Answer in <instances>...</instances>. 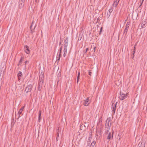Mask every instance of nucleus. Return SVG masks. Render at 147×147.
Returning a JSON list of instances; mask_svg holds the SVG:
<instances>
[{"label": "nucleus", "instance_id": "obj_56", "mask_svg": "<svg viewBox=\"0 0 147 147\" xmlns=\"http://www.w3.org/2000/svg\"><path fill=\"white\" fill-rule=\"evenodd\" d=\"M0 76H1V74H0Z\"/></svg>", "mask_w": 147, "mask_h": 147}, {"label": "nucleus", "instance_id": "obj_1", "mask_svg": "<svg viewBox=\"0 0 147 147\" xmlns=\"http://www.w3.org/2000/svg\"><path fill=\"white\" fill-rule=\"evenodd\" d=\"M44 79V74L43 73H41L39 75V79L38 83V85L40 87H42L43 84Z\"/></svg>", "mask_w": 147, "mask_h": 147}, {"label": "nucleus", "instance_id": "obj_55", "mask_svg": "<svg viewBox=\"0 0 147 147\" xmlns=\"http://www.w3.org/2000/svg\"><path fill=\"white\" fill-rule=\"evenodd\" d=\"M1 72H2V71H1V72H0V74H1Z\"/></svg>", "mask_w": 147, "mask_h": 147}, {"label": "nucleus", "instance_id": "obj_4", "mask_svg": "<svg viewBox=\"0 0 147 147\" xmlns=\"http://www.w3.org/2000/svg\"><path fill=\"white\" fill-rule=\"evenodd\" d=\"M90 102L89 97H88L84 100L83 104L85 106H87L90 104Z\"/></svg>", "mask_w": 147, "mask_h": 147}, {"label": "nucleus", "instance_id": "obj_12", "mask_svg": "<svg viewBox=\"0 0 147 147\" xmlns=\"http://www.w3.org/2000/svg\"><path fill=\"white\" fill-rule=\"evenodd\" d=\"M147 22L146 20L145 21H142V23L141 24V27L142 28H143L145 27V24H146Z\"/></svg>", "mask_w": 147, "mask_h": 147}, {"label": "nucleus", "instance_id": "obj_44", "mask_svg": "<svg viewBox=\"0 0 147 147\" xmlns=\"http://www.w3.org/2000/svg\"><path fill=\"white\" fill-rule=\"evenodd\" d=\"M96 48V47H94V52H95V51Z\"/></svg>", "mask_w": 147, "mask_h": 147}, {"label": "nucleus", "instance_id": "obj_28", "mask_svg": "<svg viewBox=\"0 0 147 147\" xmlns=\"http://www.w3.org/2000/svg\"><path fill=\"white\" fill-rule=\"evenodd\" d=\"M130 23L129 22H127V23L126 25L125 26V28H128L129 25H130Z\"/></svg>", "mask_w": 147, "mask_h": 147}, {"label": "nucleus", "instance_id": "obj_7", "mask_svg": "<svg viewBox=\"0 0 147 147\" xmlns=\"http://www.w3.org/2000/svg\"><path fill=\"white\" fill-rule=\"evenodd\" d=\"M111 118H108L106 121V123H107V125L109 127H110L111 125Z\"/></svg>", "mask_w": 147, "mask_h": 147}, {"label": "nucleus", "instance_id": "obj_46", "mask_svg": "<svg viewBox=\"0 0 147 147\" xmlns=\"http://www.w3.org/2000/svg\"><path fill=\"white\" fill-rule=\"evenodd\" d=\"M99 20V18H98L97 19V22H98V20Z\"/></svg>", "mask_w": 147, "mask_h": 147}, {"label": "nucleus", "instance_id": "obj_30", "mask_svg": "<svg viewBox=\"0 0 147 147\" xmlns=\"http://www.w3.org/2000/svg\"><path fill=\"white\" fill-rule=\"evenodd\" d=\"M113 11V9L112 7L109 10V13H111Z\"/></svg>", "mask_w": 147, "mask_h": 147}, {"label": "nucleus", "instance_id": "obj_10", "mask_svg": "<svg viewBox=\"0 0 147 147\" xmlns=\"http://www.w3.org/2000/svg\"><path fill=\"white\" fill-rule=\"evenodd\" d=\"M25 1H19V8H22L24 6Z\"/></svg>", "mask_w": 147, "mask_h": 147}, {"label": "nucleus", "instance_id": "obj_37", "mask_svg": "<svg viewBox=\"0 0 147 147\" xmlns=\"http://www.w3.org/2000/svg\"><path fill=\"white\" fill-rule=\"evenodd\" d=\"M92 74V72H91L90 71H89V72H88L89 75L90 76H91Z\"/></svg>", "mask_w": 147, "mask_h": 147}, {"label": "nucleus", "instance_id": "obj_40", "mask_svg": "<svg viewBox=\"0 0 147 147\" xmlns=\"http://www.w3.org/2000/svg\"><path fill=\"white\" fill-rule=\"evenodd\" d=\"M62 47H62V46L61 47H60V49H59V50H60V51H62Z\"/></svg>", "mask_w": 147, "mask_h": 147}, {"label": "nucleus", "instance_id": "obj_25", "mask_svg": "<svg viewBox=\"0 0 147 147\" xmlns=\"http://www.w3.org/2000/svg\"><path fill=\"white\" fill-rule=\"evenodd\" d=\"M128 30V28H125L123 34H125V36H126L127 34Z\"/></svg>", "mask_w": 147, "mask_h": 147}, {"label": "nucleus", "instance_id": "obj_14", "mask_svg": "<svg viewBox=\"0 0 147 147\" xmlns=\"http://www.w3.org/2000/svg\"><path fill=\"white\" fill-rule=\"evenodd\" d=\"M119 1L120 0H115L114 1V3L113 4V6L116 7L117 6Z\"/></svg>", "mask_w": 147, "mask_h": 147}, {"label": "nucleus", "instance_id": "obj_21", "mask_svg": "<svg viewBox=\"0 0 147 147\" xmlns=\"http://www.w3.org/2000/svg\"><path fill=\"white\" fill-rule=\"evenodd\" d=\"M110 127H107V129L105 130V134H108V132H109V130L110 129Z\"/></svg>", "mask_w": 147, "mask_h": 147}, {"label": "nucleus", "instance_id": "obj_17", "mask_svg": "<svg viewBox=\"0 0 147 147\" xmlns=\"http://www.w3.org/2000/svg\"><path fill=\"white\" fill-rule=\"evenodd\" d=\"M92 134L91 133L90 134V136H89L88 140V144H90L91 142V140L92 138Z\"/></svg>", "mask_w": 147, "mask_h": 147}, {"label": "nucleus", "instance_id": "obj_19", "mask_svg": "<svg viewBox=\"0 0 147 147\" xmlns=\"http://www.w3.org/2000/svg\"><path fill=\"white\" fill-rule=\"evenodd\" d=\"M67 48H65V47H64V54H63V57H65V56L67 54Z\"/></svg>", "mask_w": 147, "mask_h": 147}, {"label": "nucleus", "instance_id": "obj_16", "mask_svg": "<svg viewBox=\"0 0 147 147\" xmlns=\"http://www.w3.org/2000/svg\"><path fill=\"white\" fill-rule=\"evenodd\" d=\"M41 119V111L40 110L39 111V115H38V122H40V120Z\"/></svg>", "mask_w": 147, "mask_h": 147}, {"label": "nucleus", "instance_id": "obj_52", "mask_svg": "<svg viewBox=\"0 0 147 147\" xmlns=\"http://www.w3.org/2000/svg\"><path fill=\"white\" fill-rule=\"evenodd\" d=\"M137 44V43H136L135 44V46H134L136 47V46Z\"/></svg>", "mask_w": 147, "mask_h": 147}, {"label": "nucleus", "instance_id": "obj_43", "mask_svg": "<svg viewBox=\"0 0 147 147\" xmlns=\"http://www.w3.org/2000/svg\"><path fill=\"white\" fill-rule=\"evenodd\" d=\"M113 133L112 134V136H111V138H112H112H113Z\"/></svg>", "mask_w": 147, "mask_h": 147}, {"label": "nucleus", "instance_id": "obj_23", "mask_svg": "<svg viewBox=\"0 0 147 147\" xmlns=\"http://www.w3.org/2000/svg\"><path fill=\"white\" fill-rule=\"evenodd\" d=\"M80 71H79L78 73V76H77V84L78 82L79 79L80 77Z\"/></svg>", "mask_w": 147, "mask_h": 147}, {"label": "nucleus", "instance_id": "obj_22", "mask_svg": "<svg viewBox=\"0 0 147 147\" xmlns=\"http://www.w3.org/2000/svg\"><path fill=\"white\" fill-rule=\"evenodd\" d=\"M22 73L20 71L19 72L18 74V78L21 77H22Z\"/></svg>", "mask_w": 147, "mask_h": 147}, {"label": "nucleus", "instance_id": "obj_9", "mask_svg": "<svg viewBox=\"0 0 147 147\" xmlns=\"http://www.w3.org/2000/svg\"><path fill=\"white\" fill-rule=\"evenodd\" d=\"M25 52L27 54L30 53V51L29 49V47L27 45H25L24 46Z\"/></svg>", "mask_w": 147, "mask_h": 147}, {"label": "nucleus", "instance_id": "obj_27", "mask_svg": "<svg viewBox=\"0 0 147 147\" xmlns=\"http://www.w3.org/2000/svg\"><path fill=\"white\" fill-rule=\"evenodd\" d=\"M60 58H61V55L59 54L58 57H57V59L56 61H57V63H58L59 62V61Z\"/></svg>", "mask_w": 147, "mask_h": 147}, {"label": "nucleus", "instance_id": "obj_13", "mask_svg": "<svg viewBox=\"0 0 147 147\" xmlns=\"http://www.w3.org/2000/svg\"><path fill=\"white\" fill-rule=\"evenodd\" d=\"M24 59V57L22 56H21V57L18 63V64L17 65L19 66V65H21L22 63V61Z\"/></svg>", "mask_w": 147, "mask_h": 147}, {"label": "nucleus", "instance_id": "obj_54", "mask_svg": "<svg viewBox=\"0 0 147 147\" xmlns=\"http://www.w3.org/2000/svg\"><path fill=\"white\" fill-rule=\"evenodd\" d=\"M134 49H136V47H135V46H134Z\"/></svg>", "mask_w": 147, "mask_h": 147}, {"label": "nucleus", "instance_id": "obj_3", "mask_svg": "<svg viewBox=\"0 0 147 147\" xmlns=\"http://www.w3.org/2000/svg\"><path fill=\"white\" fill-rule=\"evenodd\" d=\"M117 102H116L115 104H114V103H112V112L113 113L112 114V116L114 115L115 110L116 109V105L117 104Z\"/></svg>", "mask_w": 147, "mask_h": 147}, {"label": "nucleus", "instance_id": "obj_49", "mask_svg": "<svg viewBox=\"0 0 147 147\" xmlns=\"http://www.w3.org/2000/svg\"><path fill=\"white\" fill-rule=\"evenodd\" d=\"M142 3H141L139 6V7H140V6H141L142 5Z\"/></svg>", "mask_w": 147, "mask_h": 147}, {"label": "nucleus", "instance_id": "obj_53", "mask_svg": "<svg viewBox=\"0 0 147 147\" xmlns=\"http://www.w3.org/2000/svg\"><path fill=\"white\" fill-rule=\"evenodd\" d=\"M144 0H142V3H143V1H144Z\"/></svg>", "mask_w": 147, "mask_h": 147}, {"label": "nucleus", "instance_id": "obj_6", "mask_svg": "<svg viewBox=\"0 0 147 147\" xmlns=\"http://www.w3.org/2000/svg\"><path fill=\"white\" fill-rule=\"evenodd\" d=\"M24 106L22 107L19 110L18 113V118H17L18 119L21 116V115H23V114L22 113V112L24 109Z\"/></svg>", "mask_w": 147, "mask_h": 147}, {"label": "nucleus", "instance_id": "obj_29", "mask_svg": "<svg viewBox=\"0 0 147 147\" xmlns=\"http://www.w3.org/2000/svg\"><path fill=\"white\" fill-rule=\"evenodd\" d=\"M82 38V36L80 34H79V37L78 38V40H80Z\"/></svg>", "mask_w": 147, "mask_h": 147}, {"label": "nucleus", "instance_id": "obj_39", "mask_svg": "<svg viewBox=\"0 0 147 147\" xmlns=\"http://www.w3.org/2000/svg\"><path fill=\"white\" fill-rule=\"evenodd\" d=\"M100 122H102V118H100L99 120V122L100 123Z\"/></svg>", "mask_w": 147, "mask_h": 147}, {"label": "nucleus", "instance_id": "obj_36", "mask_svg": "<svg viewBox=\"0 0 147 147\" xmlns=\"http://www.w3.org/2000/svg\"><path fill=\"white\" fill-rule=\"evenodd\" d=\"M38 90L40 91L41 90L42 87H40L39 85H38Z\"/></svg>", "mask_w": 147, "mask_h": 147}, {"label": "nucleus", "instance_id": "obj_41", "mask_svg": "<svg viewBox=\"0 0 147 147\" xmlns=\"http://www.w3.org/2000/svg\"><path fill=\"white\" fill-rule=\"evenodd\" d=\"M132 53L133 55H134V54L135 53V51H133L132 52Z\"/></svg>", "mask_w": 147, "mask_h": 147}, {"label": "nucleus", "instance_id": "obj_15", "mask_svg": "<svg viewBox=\"0 0 147 147\" xmlns=\"http://www.w3.org/2000/svg\"><path fill=\"white\" fill-rule=\"evenodd\" d=\"M57 138H56V140H57V141H58V139H59V132H60V130H59V127H58V128L57 129Z\"/></svg>", "mask_w": 147, "mask_h": 147}, {"label": "nucleus", "instance_id": "obj_11", "mask_svg": "<svg viewBox=\"0 0 147 147\" xmlns=\"http://www.w3.org/2000/svg\"><path fill=\"white\" fill-rule=\"evenodd\" d=\"M68 38L67 37L64 40V47L65 48H67V47L68 45Z\"/></svg>", "mask_w": 147, "mask_h": 147}, {"label": "nucleus", "instance_id": "obj_31", "mask_svg": "<svg viewBox=\"0 0 147 147\" xmlns=\"http://www.w3.org/2000/svg\"><path fill=\"white\" fill-rule=\"evenodd\" d=\"M102 27H101L100 29V31L99 32V34L100 35L101 34V32H102Z\"/></svg>", "mask_w": 147, "mask_h": 147}, {"label": "nucleus", "instance_id": "obj_51", "mask_svg": "<svg viewBox=\"0 0 147 147\" xmlns=\"http://www.w3.org/2000/svg\"><path fill=\"white\" fill-rule=\"evenodd\" d=\"M133 51H136V49H133Z\"/></svg>", "mask_w": 147, "mask_h": 147}, {"label": "nucleus", "instance_id": "obj_45", "mask_svg": "<svg viewBox=\"0 0 147 147\" xmlns=\"http://www.w3.org/2000/svg\"><path fill=\"white\" fill-rule=\"evenodd\" d=\"M61 41L60 42H59V46H60L61 45Z\"/></svg>", "mask_w": 147, "mask_h": 147}, {"label": "nucleus", "instance_id": "obj_2", "mask_svg": "<svg viewBox=\"0 0 147 147\" xmlns=\"http://www.w3.org/2000/svg\"><path fill=\"white\" fill-rule=\"evenodd\" d=\"M32 87L31 84H28L26 87L25 91L26 92V93L31 92L32 88Z\"/></svg>", "mask_w": 147, "mask_h": 147}, {"label": "nucleus", "instance_id": "obj_38", "mask_svg": "<svg viewBox=\"0 0 147 147\" xmlns=\"http://www.w3.org/2000/svg\"><path fill=\"white\" fill-rule=\"evenodd\" d=\"M134 55L133 54H132V55H131V58L133 59H134Z\"/></svg>", "mask_w": 147, "mask_h": 147}, {"label": "nucleus", "instance_id": "obj_33", "mask_svg": "<svg viewBox=\"0 0 147 147\" xmlns=\"http://www.w3.org/2000/svg\"><path fill=\"white\" fill-rule=\"evenodd\" d=\"M110 15H111V13H109V12H108V13H107V17L108 18H109V17Z\"/></svg>", "mask_w": 147, "mask_h": 147}, {"label": "nucleus", "instance_id": "obj_18", "mask_svg": "<svg viewBox=\"0 0 147 147\" xmlns=\"http://www.w3.org/2000/svg\"><path fill=\"white\" fill-rule=\"evenodd\" d=\"M98 134L100 135H101L102 134V131L101 129H100L98 130H97L96 131V135L97 136H98Z\"/></svg>", "mask_w": 147, "mask_h": 147}, {"label": "nucleus", "instance_id": "obj_35", "mask_svg": "<svg viewBox=\"0 0 147 147\" xmlns=\"http://www.w3.org/2000/svg\"><path fill=\"white\" fill-rule=\"evenodd\" d=\"M89 49H88V48H87L86 49V50L85 51V52L84 51V54H85L88 51V50Z\"/></svg>", "mask_w": 147, "mask_h": 147}, {"label": "nucleus", "instance_id": "obj_24", "mask_svg": "<svg viewBox=\"0 0 147 147\" xmlns=\"http://www.w3.org/2000/svg\"><path fill=\"white\" fill-rule=\"evenodd\" d=\"M145 142H144V141H142L141 143V146H140L139 147H145Z\"/></svg>", "mask_w": 147, "mask_h": 147}, {"label": "nucleus", "instance_id": "obj_48", "mask_svg": "<svg viewBox=\"0 0 147 147\" xmlns=\"http://www.w3.org/2000/svg\"><path fill=\"white\" fill-rule=\"evenodd\" d=\"M38 1H39V0L38 1L37 0H35V2L36 3H37V2H38Z\"/></svg>", "mask_w": 147, "mask_h": 147}, {"label": "nucleus", "instance_id": "obj_26", "mask_svg": "<svg viewBox=\"0 0 147 147\" xmlns=\"http://www.w3.org/2000/svg\"><path fill=\"white\" fill-rule=\"evenodd\" d=\"M96 143V142L94 141H93L91 144L90 147H94Z\"/></svg>", "mask_w": 147, "mask_h": 147}, {"label": "nucleus", "instance_id": "obj_32", "mask_svg": "<svg viewBox=\"0 0 147 147\" xmlns=\"http://www.w3.org/2000/svg\"><path fill=\"white\" fill-rule=\"evenodd\" d=\"M29 63V61H26L24 62V63H25V67L26 66V64L27 63Z\"/></svg>", "mask_w": 147, "mask_h": 147}, {"label": "nucleus", "instance_id": "obj_42", "mask_svg": "<svg viewBox=\"0 0 147 147\" xmlns=\"http://www.w3.org/2000/svg\"><path fill=\"white\" fill-rule=\"evenodd\" d=\"M21 79V77L18 78V81H20Z\"/></svg>", "mask_w": 147, "mask_h": 147}, {"label": "nucleus", "instance_id": "obj_34", "mask_svg": "<svg viewBox=\"0 0 147 147\" xmlns=\"http://www.w3.org/2000/svg\"><path fill=\"white\" fill-rule=\"evenodd\" d=\"M83 127H85V125H81V126H80V129H81V130H82V128H83Z\"/></svg>", "mask_w": 147, "mask_h": 147}, {"label": "nucleus", "instance_id": "obj_20", "mask_svg": "<svg viewBox=\"0 0 147 147\" xmlns=\"http://www.w3.org/2000/svg\"><path fill=\"white\" fill-rule=\"evenodd\" d=\"M111 134L110 132L109 134L108 135L107 137V139L109 140V141L110 140L111 138Z\"/></svg>", "mask_w": 147, "mask_h": 147}, {"label": "nucleus", "instance_id": "obj_47", "mask_svg": "<svg viewBox=\"0 0 147 147\" xmlns=\"http://www.w3.org/2000/svg\"><path fill=\"white\" fill-rule=\"evenodd\" d=\"M61 51H60V50H59V54H60L61 55Z\"/></svg>", "mask_w": 147, "mask_h": 147}, {"label": "nucleus", "instance_id": "obj_5", "mask_svg": "<svg viewBox=\"0 0 147 147\" xmlns=\"http://www.w3.org/2000/svg\"><path fill=\"white\" fill-rule=\"evenodd\" d=\"M127 95L126 94H123V93L120 92V96H119V99L120 100H123L125 98H126Z\"/></svg>", "mask_w": 147, "mask_h": 147}, {"label": "nucleus", "instance_id": "obj_50", "mask_svg": "<svg viewBox=\"0 0 147 147\" xmlns=\"http://www.w3.org/2000/svg\"><path fill=\"white\" fill-rule=\"evenodd\" d=\"M19 1H25V0H19Z\"/></svg>", "mask_w": 147, "mask_h": 147}, {"label": "nucleus", "instance_id": "obj_8", "mask_svg": "<svg viewBox=\"0 0 147 147\" xmlns=\"http://www.w3.org/2000/svg\"><path fill=\"white\" fill-rule=\"evenodd\" d=\"M34 24V22H33L31 24V25L30 26V31L31 32L30 33H31L32 34L33 32H34V30L35 29L36 27V25L35 24L34 25L33 29H32V27L33 25Z\"/></svg>", "mask_w": 147, "mask_h": 147}]
</instances>
